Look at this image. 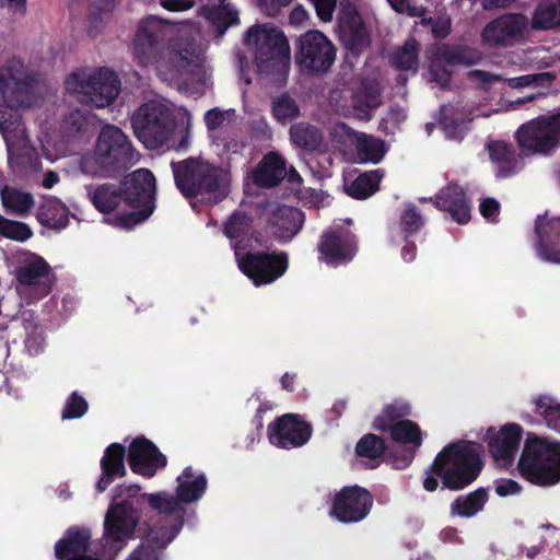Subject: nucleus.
Here are the masks:
<instances>
[{
	"mask_svg": "<svg viewBox=\"0 0 560 560\" xmlns=\"http://www.w3.org/2000/svg\"><path fill=\"white\" fill-rule=\"evenodd\" d=\"M500 202L491 197L481 200L479 211L481 215L489 222H495L500 214Z\"/></svg>",
	"mask_w": 560,
	"mask_h": 560,
	"instance_id": "nucleus-58",
	"label": "nucleus"
},
{
	"mask_svg": "<svg viewBox=\"0 0 560 560\" xmlns=\"http://www.w3.org/2000/svg\"><path fill=\"white\" fill-rule=\"evenodd\" d=\"M490 160L497 165V176L510 177L517 173L521 156L516 150L504 141H491L487 145Z\"/></svg>",
	"mask_w": 560,
	"mask_h": 560,
	"instance_id": "nucleus-31",
	"label": "nucleus"
},
{
	"mask_svg": "<svg viewBox=\"0 0 560 560\" xmlns=\"http://www.w3.org/2000/svg\"><path fill=\"white\" fill-rule=\"evenodd\" d=\"M524 430L517 423H506L499 430L490 427L485 435L488 453L493 462L502 467H510L518 453Z\"/></svg>",
	"mask_w": 560,
	"mask_h": 560,
	"instance_id": "nucleus-19",
	"label": "nucleus"
},
{
	"mask_svg": "<svg viewBox=\"0 0 560 560\" xmlns=\"http://www.w3.org/2000/svg\"><path fill=\"white\" fill-rule=\"evenodd\" d=\"M66 89L80 94L82 103L103 108L118 96L120 80L114 71L106 68H100L92 74L78 71L67 78Z\"/></svg>",
	"mask_w": 560,
	"mask_h": 560,
	"instance_id": "nucleus-11",
	"label": "nucleus"
},
{
	"mask_svg": "<svg viewBox=\"0 0 560 560\" xmlns=\"http://www.w3.org/2000/svg\"><path fill=\"white\" fill-rule=\"evenodd\" d=\"M312 433V425L296 413H285L277 417L268 425L270 443L284 450L305 445L310 441Z\"/></svg>",
	"mask_w": 560,
	"mask_h": 560,
	"instance_id": "nucleus-20",
	"label": "nucleus"
},
{
	"mask_svg": "<svg viewBox=\"0 0 560 560\" xmlns=\"http://www.w3.org/2000/svg\"><path fill=\"white\" fill-rule=\"evenodd\" d=\"M127 462L133 474L145 478L154 477L167 465L166 456L144 436H138L130 443Z\"/></svg>",
	"mask_w": 560,
	"mask_h": 560,
	"instance_id": "nucleus-22",
	"label": "nucleus"
},
{
	"mask_svg": "<svg viewBox=\"0 0 560 560\" xmlns=\"http://www.w3.org/2000/svg\"><path fill=\"white\" fill-rule=\"evenodd\" d=\"M88 409L86 399L78 392H72L65 402L61 417L65 420L79 419L88 412Z\"/></svg>",
	"mask_w": 560,
	"mask_h": 560,
	"instance_id": "nucleus-51",
	"label": "nucleus"
},
{
	"mask_svg": "<svg viewBox=\"0 0 560 560\" xmlns=\"http://www.w3.org/2000/svg\"><path fill=\"white\" fill-rule=\"evenodd\" d=\"M357 151L362 161L377 164L386 153L385 142L365 133H357Z\"/></svg>",
	"mask_w": 560,
	"mask_h": 560,
	"instance_id": "nucleus-44",
	"label": "nucleus"
},
{
	"mask_svg": "<svg viewBox=\"0 0 560 560\" xmlns=\"http://www.w3.org/2000/svg\"><path fill=\"white\" fill-rule=\"evenodd\" d=\"M425 225V218L412 202L402 206L398 221L390 229L392 242L412 237Z\"/></svg>",
	"mask_w": 560,
	"mask_h": 560,
	"instance_id": "nucleus-33",
	"label": "nucleus"
},
{
	"mask_svg": "<svg viewBox=\"0 0 560 560\" xmlns=\"http://www.w3.org/2000/svg\"><path fill=\"white\" fill-rule=\"evenodd\" d=\"M387 446L386 442L383 438L374 434L368 433L364 434L355 445V454L359 457L368 458L372 462H376L375 465H372L371 468H375L380 464V459L385 454Z\"/></svg>",
	"mask_w": 560,
	"mask_h": 560,
	"instance_id": "nucleus-43",
	"label": "nucleus"
},
{
	"mask_svg": "<svg viewBox=\"0 0 560 560\" xmlns=\"http://www.w3.org/2000/svg\"><path fill=\"white\" fill-rule=\"evenodd\" d=\"M224 120H225L224 112H222L218 108H212V109L208 110L205 115V122H206L208 130L218 129L219 127H221L223 125Z\"/></svg>",
	"mask_w": 560,
	"mask_h": 560,
	"instance_id": "nucleus-63",
	"label": "nucleus"
},
{
	"mask_svg": "<svg viewBox=\"0 0 560 560\" xmlns=\"http://www.w3.org/2000/svg\"><path fill=\"white\" fill-rule=\"evenodd\" d=\"M126 448L120 443L109 444L101 458V476L96 482V491L104 492L116 478L126 476Z\"/></svg>",
	"mask_w": 560,
	"mask_h": 560,
	"instance_id": "nucleus-26",
	"label": "nucleus"
},
{
	"mask_svg": "<svg viewBox=\"0 0 560 560\" xmlns=\"http://www.w3.org/2000/svg\"><path fill=\"white\" fill-rule=\"evenodd\" d=\"M483 446L475 441L458 440L445 445L425 470L423 488L433 492L441 481L442 490L462 491L480 476L485 459Z\"/></svg>",
	"mask_w": 560,
	"mask_h": 560,
	"instance_id": "nucleus-3",
	"label": "nucleus"
},
{
	"mask_svg": "<svg viewBox=\"0 0 560 560\" xmlns=\"http://www.w3.org/2000/svg\"><path fill=\"white\" fill-rule=\"evenodd\" d=\"M168 22L148 15L138 22L131 55L140 67H153L163 80H177L199 67L195 49L182 39L168 36Z\"/></svg>",
	"mask_w": 560,
	"mask_h": 560,
	"instance_id": "nucleus-2",
	"label": "nucleus"
},
{
	"mask_svg": "<svg viewBox=\"0 0 560 560\" xmlns=\"http://www.w3.org/2000/svg\"><path fill=\"white\" fill-rule=\"evenodd\" d=\"M468 77L480 82L483 88L490 86L491 84L502 80L498 74L479 69L469 71Z\"/></svg>",
	"mask_w": 560,
	"mask_h": 560,
	"instance_id": "nucleus-62",
	"label": "nucleus"
},
{
	"mask_svg": "<svg viewBox=\"0 0 560 560\" xmlns=\"http://www.w3.org/2000/svg\"><path fill=\"white\" fill-rule=\"evenodd\" d=\"M374 503L372 493L358 485L345 486L331 499L329 515L342 524L363 521Z\"/></svg>",
	"mask_w": 560,
	"mask_h": 560,
	"instance_id": "nucleus-17",
	"label": "nucleus"
},
{
	"mask_svg": "<svg viewBox=\"0 0 560 560\" xmlns=\"http://www.w3.org/2000/svg\"><path fill=\"white\" fill-rule=\"evenodd\" d=\"M37 79L19 58L12 57L0 67V131L13 132L21 125L20 108L32 107Z\"/></svg>",
	"mask_w": 560,
	"mask_h": 560,
	"instance_id": "nucleus-5",
	"label": "nucleus"
},
{
	"mask_svg": "<svg viewBox=\"0 0 560 560\" xmlns=\"http://www.w3.org/2000/svg\"><path fill=\"white\" fill-rule=\"evenodd\" d=\"M119 0H92L89 7V21L92 26L103 22L104 15L114 11Z\"/></svg>",
	"mask_w": 560,
	"mask_h": 560,
	"instance_id": "nucleus-53",
	"label": "nucleus"
},
{
	"mask_svg": "<svg viewBox=\"0 0 560 560\" xmlns=\"http://www.w3.org/2000/svg\"><path fill=\"white\" fill-rule=\"evenodd\" d=\"M444 63L451 67L474 66L481 61V54L478 49L467 45H441L436 51Z\"/></svg>",
	"mask_w": 560,
	"mask_h": 560,
	"instance_id": "nucleus-37",
	"label": "nucleus"
},
{
	"mask_svg": "<svg viewBox=\"0 0 560 560\" xmlns=\"http://www.w3.org/2000/svg\"><path fill=\"white\" fill-rule=\"evenodd\" d=\"M244 43L256 46L255 62L260 73H287L290 46L282 31L266 25H254L245 33Z\"/></svg>",
	"mask_w": 560,
	"mask_h": 560,
	"instance_id": "nucleus-8",
	"label": "nucleus"
},
{
	"mask_svg": "<svg viewBox=\"0 0 560 560\" xmlns=\"http://www.w3.org/2000/svg\"><path fill=\"white\" fill-rule=\"evenodd\" d=\"M527 26L521 13H505L490 21L481 32V39L490 48H508L516 44Z\"/></svg>",
	"mask_w": 560,
	"mask_h": 560,
	"instance_id": "nucleus-21",
	"label": "nucleus"
},
{
	"mask_svg": "<svg viewBox=\"0 0 560 560\" xmlns=\"http://www.w3.org/2000/svg\"><path fill=\"white\" fill-rule=\"evenodd\" d=\"M419 44L411 38L398 47L390 56V65L399 70H416L418 67Z\"/></svg>",
	"mask_w": 560,
	"mask_h": 560,
	"instance_id": "nucleus-46",
	"label": "nucleus"
},
{
	"mask_svg": "<svg viewBox=\"0 0 560 560\" xmlns=\"http://www.w3.org/2000/svg\"><path fill=\"white\" fill-rule=\"evenodd\" d=\"M439 125L448 139L460 141L464 138L463 120L453 114L442 113Z\"/></svg>",
	"mask_w": 560,
	"mask_h": 560,
	"instance_id": "nucleus-54",
	"label": "nucleus"
},
{
	"mask_svg": "<svg viewBox=\"0 0 560 560\" xmlns=\"http://www.w3.org/2000/svg\"><path fill=\"white\" fill-rule=\"evenodd\" d=\"M336 56V46L318 30L306 31L295 40L294 59L302 73H327L334 66Z\"/></svg>",
	"mask_w": 560,
	"mask_h": 560,
	"instance_id": "nucleus-12",
	"label": "nucleus"
},
{
	"mask_svg": "<svg viewBox=\"0 0 560 560\" xmlns=\"http://www.w3.org/2000/svg\"><path fill=\"white\" fill-rule=\"evenodd\" d=\"M553 75L549 72H539L533 74H524L508 80V85L512 89H521L530 85H538L546 81H551Z\"/></svg>",
	"mask_w": 560,
	"mask_h": 560,
	"instance_id": "nucleus-55",
	"label": "nucleus"
},
{
	"mask_svg": "<svg viewBox=\"0 0 560 560\" xmlns=\"http://www.w3.org/2000/svg\"><path fill=\"white\" fill-rule=\"evenodd\" d=\"M25 348L31 355H37L44 350L45 338L43 328L32 332H27L25 336Z\"/></svg>",
	"mask_w": 560,
	"mask_h": 560,
	"instance_id": "nucleus-57",
	"label": "nucleus"
},
{
	"mask_svg": "<svg viewBox=\"0 0 560 560\" xmlns=\"http://www.w3.org/2000/svg\"><path fill=\"white\" fill-rule=\"evenodd\" d=\"M175 495L167 492L140 493L139 485H118L113 490L112 502L105 514V536L114 549L124 548L136 537L145 506L161 515L173 516L174 523L184 525L186 508L205 494L208 480L205 474L195 475L191 466L184 468L177 477Z\"/></svg>",
	"mask_w": 560,
	"mask_h": 560,
	"instance_id": "nucleus-1",
	"label": "nucleus"
},
{
	"mask_svg": "<svg viewBox=\"0 0 560 560\" xmlns=\"http://www.w3.org/2000/svg\"><path fill=\"white\" fill-rule=\"evenodd\" d=\"M558 15H560V0H540L533 15L532 27L550 30L555 26Z\"/></svg>",
	"mask_w": 560,
	"mask_h": 560,
	"instance_id": "nucleus-47",
	"label": "nucleus"
},
{
	"mask_svg": "<svg viewBox=\"0 0 560 560\" xmlns=\"http://www.w3.org/2000/svg\"><path fill=\"white\" fill-rule=\"evenodd\" d=\"M130 122L137 139L151 150L166 144L175 128L172 110L158 101L140 105L133 112Z\"/></svg>",
	"mask_w": 560,
	"mask_h": 560,
	"instance_id": "nucleus-9",
	"label": "nucleus"
},
{
	"mask_svg": "<svg viewBox=\"0 0 560 560\" xmlns=\"http://www.w3.org/2000/svg\"><path fill=\"white\" fill-rule=\"evenodd\" d=\"M494 485L495 493L502 498L518 494L522 491L521 485L513 479H499Z\"/></svg>",
	"mask_w": 560,
	"mask_h": 560,
	"instance_id": "nucleus-60",
	"label": "nucleus"
},
{
	"mask_svg": "<svg viewBox=\"0 0 560 560\" xmlns=\"http://www.w3.org/2000/svg\"><path fill=\"white\" fill-rule=\"evenodd\" d=\"M95 118L88 109H74L65 120V132L73 138L89 135L95 128Z\"/></svg>",
	"mask_w": 560,
	"mask_h": 560,
	"instance_id": "nucleus-40",
	"label": "nucleus"
},
{
	"mask_svg": "<svg viewBox=\"0 0 560 560\" xmlns=\"http://www.w3.org/2000/svg\"><path fill=\"white\" fill-rule=\"evenodd\" d=\"M448 65L444 63L438 54H434L433 59L429 66V72L431 74V80L438 83L442 89L450 88L452 81V71L447 68Z\"/></svg>",
	"mask_w": 560,
	"mask_h": 560,
	"instance_id": "nucleus-52",
	"label": "nucleus"
},
{
	"mask_svg": "<svg viewBox=\"0 0 560 560\" xmlns=\"http://www.w3.org/2000/svg\"><path fill=\"white\" fill-rule=\"evenodd\" d=\"M120 184L103 183L89 188V197L95 209L104 214L115 211L121 203Z\"/></svg>",
	"mask_w": 560,
	"mask_h": 560,
	"instance_id": "nucleus-36",
	"label": "nucleus"
},
{
	"mask_svg": "<svg viewBox=\"0 0 560 560\" xmlns=\"http://www.w3.org/2000/svg\"><path fill=\"white\" fill-rule=\"evenodd\" d=\"M179 523L170 528L150 529L147 538L131 552L127 560H167L166 548L180 532Z\"/></svg>",
	"mask_w": 560,
	"mask_h": 560,
	"instance_id": "nucleus-25",
	"label": "nucleus"
},
{
	"mask_svg": "<svg viewBox=\"0 0 560 560\" xmlns=\"http://www.w3.org/2000/svg\"><path fill=\"white\" fill-rule=\"evenodd\" d=\"M387 2L395 12L410 18H422L427 12L424 7L412 4L410 0H387Z\"/></svg>",
	"mask_w": 560,
	"mask_h": 560,
	"instance_id": "nucleus-56",
	"label": "nucleus"
},
{
	"mask_svg": "<svg viewBox=\"0 0 560 560\" xmlns=\"http://www.w3.org/2000/svg\"><path fill=\"white\" fill-rule=\"evenodd\" d=\"M3 208L16 214H26L34 206L33 196L30 192L4 186L0 191Z\"/></svg>",
	"mask_w": 560,
	"mask_h": 560,
	"instance_id": "nucleus-42",
	"label": "nucleus"
},
{
	"mask_svg": "<svg viewBox=\"0 0 560 560\" xmlns=\"http://www.w3.org/2000/svg\"><path fill=\"white\" fill-rule=\"evenodd\" d=\"M517 468L520 475L538 487L560 482V442L527 433Z\"/></svg>",
	"mask_w": 560,
	"mask_h": 560,
	"instance_id": "nucleus-6",
	"label": "nucleus"
},
{
	"mask_svg": "<svg viewBox=\"0 0 560 560\" xmlns=\"http://www.w3.org/2000/svg\"><path fill=\"white\" fill-rule=\"evenodd\" d=\"M287 176V162L276 152L266 153L253 172L254 183L261 188L277 187Z\"/></svg>",
	"mask_w": 560,
	"mask_h": 560,
	"instance_id": "nucleus-29",
	"label": "nucleus"
},
{
	"mask_svg": "<svg viewBox=\"0 0 560 560\" xmlns=\"http://www.w3.org/2000/svg\"><path fill=\"white\" fill-rule=\"evenodd\" d=\"M223 233L231 240L235 257L237 258L250 245L254 233L253 218L246 212L234 211L225 221Z\"/></svg>",
	"mask_w": 560,
	"mask_h": 560,
	"instance_id": "nucleus-30",
	"label": "nucleus"
},
{
	"mask_svg": "<svg viewBox=\"0 0 560 560\" xmlns=\"http://www.w3.org/2000/svg\"><path fill=\"white\" fill-rule=\"evenodd\" d=\"M292 144L305 152L313 153L322 147L323 131L310 122H295L289 129Z\"/></svg>",
	"mask_w": 560,
	"mask_h": 560,
	"instance_id": "nucleus-35",
	"label": "nucleus"
},
{
	"mask_svg": "<svg viewBox=\"0 0 560 560\" xmlns=\"http://www.w3.org/2000/svg\"><path fill=\"white\" fill-rule=\"evenodd\" d=\"M318 260L331 267L350 262L358 252L357 236L338 226L325 230L317 244Z\"/></svg>",
	"mask_w": 560,
	"mask_h": 560,
	"instance_id": "nucleus-18",
	"label": "nucleus"
},
{
	"mask_svg": "<svg viewBox=\"0 0 560 560\" xmlns=\"http://www.w3.org/2000/svg\"><path fill=\"white\" fill-rule=\"evenodd\" d=\"M432 35L436 39H444L451 33V21L448 19H439L432 23Z\"/></svg>",
	"mask_w": 560,
	"mask_h": 560,
	"instance_id": "nucleus-64",
	"label": "nucleus"
},
{
	"mask_svg": "<svg viewBox=\"0 0 560 560\" xmlns=\"http://www.w3.org/2000/svg\"><path fill=\"white\" fill-rule=\"evenodd\" d=\"M122 203L131 209L115 217L118 226L130 230L148 220L155 209V177L148 168H139L120 182Z\"/></svg>",
	"mask_w": 560,
	"mask_h": 560,
	"instance_id": "nucleus-7",
	"label": "nucleus"
},
{
	"mask_svg": "<svg viewBox=\"0 0 560 560\" xmlns=\"http://www.w3.org/2000/svg\"><path fill=\"white\" fill-rule=\"evenodd\" d=\"M525 154L547 155L560 147V108L523 124L515 133Z\"/></svg>",
	"mask_w": 560,
	"mask_h": 560,
	"instance_id": "nucleus-13",
	"label": "nucleus"
},
{
	"mask_svg": "<svg viewBox=\"0 0 560 560\" xmlns=\"http://www.w3.org/2000/svg\"><path fill=\"white\" fill-rule=\"evenodd\" d=\"M381 179L378 171L362 173L347 186V194L354 199L364 200L378 190Z\"/></svg>",
	"mask_w": 560,
	"mask_h": 560,
	"instance_id": "nucleus-41",
	"label": "nucleus"
},
{
	"mask_svg": "<svg viewBox=\"0 0 560 560\" xmlns=\"http://www.w3.org/2000/svg\"><path fill=\"white\" fill-rule=\"evenodd\" d=\"M430 202L441 211L448 212L451 219L458 224H466L470 220L471 201L466 190L457 183L451 182L443 187Z\"/></svg>",
	"mask_w": 560,
	"mask_h": 560,
	"instance_id": "nucleus-23",
	"label": "nucleus"
},
{
	"mask_svg": "<svg viewBox=\"0 0 560 560\" xmlns=\"http://www.w3.org/2000/svg\"><path fill=\"white\" fill-rule=\"evenodd\" d=\"M304 220L301 209L283 205L276 209L269 223L275 238L288 243L302 230Z\"/></svg>",
	"mask_w": 560,
	"mask_h": 560,
	"instance_id": "nucleus-27",
	"label": "nucleus"
},
{
	"mask_svg": "<svg viewBox=\"0 0 560 560\" xmlns=\"http://www.w3.org/2000/svg\"><path fill=\"white\" fill-rule=\"evenodd\" d=\"M316 11L317 16L323 22H330L336 9L337 0H310Z\"/></svg>",
	"mask_w": 560,
	"mask_h": 560,
	"instance_id": "nucleus-59",
	"label": "nucleus"
},
{
	"mask_svg": "<svg viewBox=\"0 0 560 560\" xmlns=\"http://www.w3.org/2000/svg\"><path fill=\"white\" fill-rule=\"evenodd\" d=\"M0 235L16 242H25L32 237L33 232L26 223L0 214Z\"/></svg>",
	"mask_w": 560,
	"mask_h": 560,
	"instance_id": "nucleus-50",
	"label": "nucleus"
},
{
	"mask_svg": "<svg viewBox=\"0 0 560 560\" xmlns=\"http://www.w3.org/2000/svg\"><path fill=\"white\" fill-rule=\"evenodd\" d=\"M238 269L255 287L271 284L289 269V254L284 250L250 252L236 258Z\"/></svg>",
	"mask_w": 560,
	"mask_h": 560,
	"instance_id": "nucleus-16",
	"label": "nucleus"
},
{
	"mask_svg": "<svg viewBox=\"0 0 560 560\" xmlns=\"http://www.w3.org/2000/svg\"><path fill=\"white\" fill-rule=\"evenodd\" d=\"M271 112L275 119L281 125H287L300 116L299 105L288 93H283L272 101Z\"/></svg>",
	"mask_w": 560,
	"mask_h": 560,
	"instance_id": "nucleus-49",
	"label": "nucleus"
},
{
	"mask_svg": "<svg viewBox=\"0 0 560 560\" xmlns=\"http://www.w3.org/2000/svg\"><path fill=\"white\" fill-rule=\"evenodd\" d=\"M92 534L85 527H70L62 538L55 545V557L57 560H114L115 556L122 549H114L113 544L105 536L101 539L102 550H91Z\"/></svg>",
	"mask_w": 560,
	"mask_h": 560,
	"instance_id": "nucleus-15",
	"label": "nucleus"
},
{
	"mask_svg": "<svg viewBox=\"0 0 560 560\" xmlns=\"http://www.w3.org/2000/svg\"><path fill=\"white\" fill-rule=\"evenodd\" d=\"M211 3L201 5L199 15L214 25L219 35H223L231 25L240 22L237 11L223 5L224 2Z\"/></svg>",
	"mask_w": 560,
	"mask_h": 560,
	"instance_id": "nucleus-39",
	"label": "nucleus"
},
{
	"mask_svg": "<svg viewBox=\"0 0 560 560\" xmlns=\"http://www.w3.org/2000/svg\"><path fill=\"white\" fill-rule=\"evenodd\" d=\"M340 39L353 55H360L370 46L371 39L362 16L357 10L348 13L340 22Z\"/></svg>",
	"mask_w": 560,
	"mask_h": 560,
	"instance_id": "nucleus-28",
	"label": "nucleus"
},
{
	"mask_svg": "<svg viewBox=\"0 0 560 560\" xmlns=\"http://www.w3.org/2000/svg\"><path fill=\"white\" fill-rule=\"evenodd\" d=\"M94 159L107 176H116L138 161L131 140L114 125L101 129L94 147Z\"/></svg>",
	"mask_w": 560,
	"mask_h": 560,
	"instance_id": "nucleus-10",
	"label": "nucleus"
},
{
	"mask_svg": "<svg viewBox=\"0 0 560 560\" xmlns=\"http://www.w3.org/2000/svg\"><path fill=\"white\" fill-rule=\"evenodd\" d=\"M392 439L401 444H410L415 448L421 446L423 433L417 422L412 420H400L393 428L388 429Z\"/></svg>",
	"mask_w": 560,
	"mask_h": 560,
	"instance_id": "nucleus-45",
	"label": "nucleus"
},
{
	"mask_svg": "<svg viewBox=\"0 0 560 560\" xmlns=\"http://www.w3.org/2000/svg\"><path fill=\"white\" fill-rule=\"evenodd\" d=\"M174 183L187 199L200 197L201 201L217 205L230 192L229 173L202 158H187L171 163Z\"/></svg>",
	"mask_w": 560,
	"mask_h": 560,
	"instance_id": "nucleus-4",
	"label": "nucleus"
},
{
	"mask_svg": "<svg viewBox=\"0 0 560 560\" xmlns=\"http://www.w3.org/2000/svg\"><path fill=\"white\" fill-rule=\"evenodd\" d=\"M489 500L487 488H478L467 494H460L451 503L450 513L452 516L470 518L482 512Z\"/></svg>",
	"mask_w": 560,
	"mask_h": 560,
	"instance_id": "nucleus-34",
	"label": "nucleus"
},
{
	"mask_svg": "<svg viewBox=\"0 0 560 560\" xmlns=\"http://www.w3.org/2000/svg\"><path fill=\"white\" fill-rule=\"evenodd\" d=\"M19 318L22 323L25 334L32 332V331H35V330L42 328L36 313L32 310L21 311Z\"/></svg>",
	"mask_w": 560,
	"mask_h": 560,
	"instance_id": "nucleus-61",
	"label": "nucleus"
},
{
	"mask_svg": "<svg viewBox=\"0 0 560 560\" xmlns=\"http://www.w3.org/2000/svg\"><path fill=\"white\" fill-rule=\"evenodd\" d=\"M15 290L27 303L38 301L47 296L55 282V273L50 265L39 255L32 254L15 267Z\"/></svg>",
	"mask_w": 560,
	"mask_h": 560,
	"instance_id": "nucleus-14",
	"label": "nucleus"
},
{
	"mask_svg": "<svg viewBox=\"0 0 560 560\" xmlns=\"http://www.w3.org/2000/svg\"><path fill=\"white\" fill-rule=\"evenodd\" d=\"M535 234L537 255L545 261L560 264V217L538 215Z\"/></svg>",
	"mask_w": 560,
	"mask_h": 560,
	"instance_id": "nucleus-24",
	"label": "nucleus"
},
{
	"mask_svg": "<svg viewBox=\"0 0 560 560\" xmlns=\"http://www.w3.org/2000/svg\"><path fill=\"white\" fill-rule=\"evenodd\" d=\"M535 413L542 418L548 428L560 433V402L548 395L535 399Z\"/></svg>",
	"mask_w": 560,
	"mask_h": 560,
	"instance_id": "nucleus-48",
	"label": "nucleus"
},
{
	"mask_svg": "<svg viewBox=\"0 0 560 560\" xmlns=\"http://www.w3.org/2000/svg\"><path fill=\"white\" fill-rule=\"evenodd\" d=\"M70 210L57 197H48L39 205L36 213L37 221L45 228L62 230L69 223Z\"/></svg>",
	"mask_w": 560,
	"mask_h": 560,
	"instance_id": "nucleus-32",
	"label": "nucleus"
},
{
	"mask_svg": "<svg viewBox=\"0 0 560 560\" xmlns=\"http://www.w3.org/2000/svg\"><path fill=\"white\" fill-rule=\"evenodd\" d=\"M411 415V405L405 399H394L392 402L385 405L380 415H377L372 423L373 429L387 432L400 420Z\"/></svg>",
	"mask_w": 560,
	"mask_h": 560,
	"instance_id": "nucleus-38",
	"label": "nucleus"
}]
</instances>
